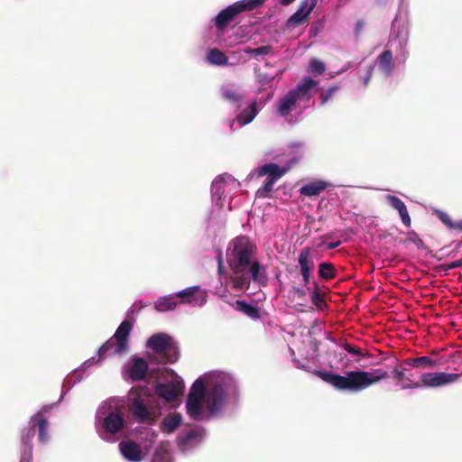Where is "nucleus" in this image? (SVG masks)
I'll return each instance as SVG.
<instances>
[{
	"label": "nucleus",
	"mask_w": 462,
	"mask_h": 462,
	"mask_svg": "<svg viewBox=\"0 0 462 462\" xmlns=\"http://www.w3.org/2000/svg\"><path fill=\"white\" fill-rule=\"evenodd\" d=\"M255 249V245L245 236L236 237L229 244L226 260L235 274L233 286L236 290H247L251 281L262 285L267 282L265 268L254 257Z\"/></svg>",
	"instance_id": "1"
},
{
	"label": "nucleus",
	"mask_w": 462,
	"mask_h": 462,
	"mask_svg": "<svg viewBox=\"0 0 462 462\" xmlns=\"http://www.w3.org/2000/svg\"><path fill=\"white\" fill-rule=\"evenodd\" d=\"M315 374L331 384L336 390L350 393L361 392L381 380L389 378L388 372L380 368L373 369L370 372L348 371L345 375L325 370H317Z\"/></svg>",
	"instance_id": "2"
},
{
	"label": "nucleus",
	"mask_w": 462,
	"mask_h": 462,
	"mask_svg": "<svg viewBox=\"0 0 462 462\" xmlns=\"http://www.w3.org/2000/svg\"><path fill=\"white\" fill-rule=\"evenodd\" d=\"M146 346L160 356V363L173 364L179 359L178 346L168 334H153L148 338Z\"/></svg>",
	"instance_id": "3"
},
{
	"label": "nucleus",
	"mask_w": 462,
	"mask_h": 462,
	"mask_svg": "<svg viewBox=\"0 0 462 462\" xmlns=\"http://www.w3.org/2000/svg\"><path fill=\"white\" fill-rule=\"evenodd\" d=\"M225 389L221 384H216L211 389L206 391L204 383L200 379L195 381L190 393H189V395H194L199 398L205 399V404L207 405L210 414H215L222 408L225 401Z\"/></svg>",
	"instance_id": "4"
},
{
	"label": "nucleus",
	"mask_w": 462,
	"mask_h": 462,
	"mask_svg": "<svg viewBox=\"0 0 462 462\" xmlns=\"http://www.w3.org/2000/svg\"><path fill=\"white\" fill-rule=\"evenodd\" d=\"M287 170L278 164L269 162L262 165L257 170L259 177L267 176L263 185L257 189L256 196L261 199L270 198L274 184L286 173Z\"/></svg>",
	"instance_id": "5"
},
{
	"label": "nucleus",
	"mask_w": 462,
	"mask_h": 462,
	"mask_svg": "<svg viewBox=\"0 0 462 462\" xmlns=\"http://www.w3.org/2000/svg\"><path fill=\"white\" fill-rule=\"evenodd\" d=\"M125 424V420L121 413L109 412L101 423L102 432L100 437L107 441L115 440L114 437L124 429Z\"/></svg>",
	"instance_id": "6"
},
{
	"label": "nucleus",
	"mask_w": 462,
	"mask_h": 462,
	"mask_svg": "<svg viewBox=\"0 0 462 462\" xmlns=\"http://www.w3.org/2000/svg\"><path fill=\"white\" fill-rule=\"evenodd\" d=\"M459 374L445 372L423 373L420 375L421 385L429 388H438L451 384L460 378Z\"/></svg>",
	"instance_id": "7"
},
{
	"label": "nucleus",
	"mask_w": 462,
	"mask_h": 462,
	"mask_svg": "<svg viewBox=\"0 0 462 462\" xmlns=\"http://www.w3.org/2000/svg\"><path fill=\"white\" fill-rule=\"evenodd\" d=\"M407 365H404V360L397 363L392 371V377L400 385L402 390L416 389L420 387L421 383L415 382L411 374H409Z\"/></svg>",
	"instance_id": "8"
},
{
	"label": "nucleus",
	"mask_w": 462,
	"mask_h": 462,
	"mask_svg": "<svg viewBox=\"0 0 462 462\" xmlns=\"http://www.w3.org/2000/svg\"><path fill=\"white\" fill-rule=\"evenodd\" d=\"M147 398L140 393L131 399L129 411L138 422H145L152 420V413L147 408Z\"/></svg>",
	"instance_id": "9"
},
{
	"label": "nucleus",
	"mask_w": 462,
	"mask_h": 462,
	"mask_svg": "<svg viewBox=\"0 0 462 462\" xmlns=\"http://www.w3.org/2000/svg\"><path fill=\"white\" fill-rule=\"evenodd\" d=\"M182 392L183 383L181 382L158 383L155 387V393L166 402H172L176 400Z\"/></svg>",
	"instance_id": "10"
},
{
	"label": "nucleus",
	"mask_w": 462,
	"mask_h": 462,
	"mask_svg": "<svg viewBox=\"0 0 462 462\" xmlns=\"http://www.w3.org/2000/svg\"><path fill=\"white\" fill-rule=\"evenodd\" d=\"M298 262L302 275L303 286H307L310 282L311 273L314 269V262L310 259V249L303 248L299 255Z\"/></svg>",
	"instance_id": "11"
},
{
	"label": "nucleus",
	"mask_w": 462,
	"mask_h": 462,
	"mask_svg": "<svg viewBox=\"0 0 462 462\" xmlns=\"http://www.w3.org/2000/svg\"><path fill=\"white\" fill-rule=\"evenodd\" d=\"M44 411L45 410H41L36 414H34L30 420V424L32 425V428L33 430H35L36 427L38 428V439L42 444H46L50 439V436L48 433L49 422L47 419L43 416Z\"/></svg>",
	"instance_id": "12"
},
{
	"label": "nucleus",
	"mask_w": 462,
	"mask_h": 462,
	"mask_svg": "<svg viewBox=\"0 0 462 462\" xmlns=\"http://www.w3.org/2000/svg\"><path fill=\"white\" fill-rule=\"evenodd\" d=\"M133 328V323L125 319L124 320L117 329L116 330L113 337L117 341L118 350H127L130 332Z\"/></svg>",
	"instance_id": "13"
},
{
	"label": "nucleus",
	"mask_w": 462,
	"mask_h": 462,
	"mask_svg": "<svg viewBox=\"0 0 462 462\" xmlns=\"http://www.w3.org/2000/svg\"><path fill=\"white\" fill-rule=\"evenodd\" d=\"M148 363L142 357H134L129 369V376L134 382L143 380L148 372Z\"/></svg>",
	"instance_id": "14"
},
{
	"label": "nucleus",
	"mask_w": 462,
	"mask_h": 462,
	"mask_svg": "<svg viewBox=\"0 0 462 462\" xmlns=\"http://www.w3.org/2000/svg\"><path fill=\"white\" fill-rule=\"evenodd\" d=\"M120 450L123 456L129 461L139 462L142 460L140 446L134 441H122Z\"/></svg>",
	"instance_id": "15"
},
{
	"label": "nucleus",
	"mask_w": 462,
	"mask_h": 462,
	"mask_svg": "<svg viewBox=\"0 0 462 462\" xmlns=\"http://www.w3.org/2000/svg\"><path fill=\"white\" fill-rule=\"evenodd\" d=\"M239 12L235 4L222 10L215 18V25L218 30H223L237 15Z\"/></svg>",
	"instance_id": "16"
},
{
	"label": "nucleus",
	"mask_w": 462,
	"mask_h": 462,
	"mask_svg": "<svg viewBox=\"0 0 462 462\" xmlns=\"http://www.w3.org/2000/svg\"><path fill=\"white\" fill-rule=\"evenodd\" d=\"M387 200L390 206L399 212L402 224L405 226L410 227L411 225V219L410 217L408 209L404 202L401 199L393 195H388Z\"/></svg>",
	"instance_id": "17"
},
{
	"label": "nucleus",
	"mask_w": 462,
	"mask_h": 462,
	"mask_svg": "<svg viewBox=\"0 0 462 462\" xmlns=\"http://www.w3.org/2000/svg\"><path fill=\"white\" fill-rule=\"evenodd\" d=\"M202 402L205 399L194 395H189L186 402L187 413L193 420H200L202 416Z\"/></svg>",
	"instance_id": "18"
},
{
	"label": "nucleus",
	"mask_w": 462,
	"mask_h": 462,
	"mask_svg": "<svg viewBox=\"0 0 462 462\" xmlns=\"http://www.w3.org/2000/svg\"><path fill=\"white\" fill-rule=\"evenodd\" d=\"M404 365L410 367L420 369H434L438 366V362L430 356H422L413 358L404 359Z\"/></svg>",
	"instance_id": "19"
},
{
	"label": "nucleus",
	"mask_w": 462,
	"mask_h": 462,
	"mask_svg": "<svg viewBox=\"0 0 462 462\" xmlns=\"http://www.w3.org/2000/svg\"><path fill=\"white\" fill-rule=\"evenodd\" d=\"M328 188V183L324 180H315L303 185L300 193L305 197L319 196L322 191Z\"/></svg>",
	"instance_id": "20"
},
{
	"label": "nucleus",
	"mask_w": 462,
	"mask_h": 462,
	"mask_svg": "<svg viewBox=\"0 0 462 462\" xmlns=\"http://www.w3.org/2000/svg\"><path fill=\"white\" fill-rule=\"evenodd\" d=\"M126 350L117 349V341L114 337H110L105 344H103L97 351V361H102L106 356L122 354Z\"/></svg>",
	"instance_id": "21"
},
{
	"label": "nucleus",
	"mask_w": 462,
	"mask_h": 462,
	"mask_svg": "<svg viewBox=\"0 0 462 462\" xmlns=\"http://www.w3.org/2000/svg\"><path fill=\"white\" fill-rule=\"evenodd\" d=\"M199 291V286H192L186 288L180 292H178L175 296L180 297L181 299V303H189V304H199V299L197 298L196 292ZM203 301V296H201L200 303Z\"/></svg>",
	"instance_id": "22"
},
{
	"label": "nucleus",
	"mask_w": 462,
	"mask_h": 462,
	"mask_svg": "<svg viewBox=\"0 0 462 462\" xmlns=\"http://www.w3.org/2000/svg\"><path fill=\"white\" fill-rule=\"evenodd\" d=\"M181 420L180 413L169 414L161 422V430L166 433H172L180 425Z\"/></svg>",
	"instance_id": "23"
},
{
	"label": "nucleus",
	"mask_w": 462,
	"mask_h": 462,
	"mask_svg": "<svg viewBox=\"0 0 462 462\" xmlns=\"http://www.w3.org/2000/svg\"><path fill=\"white\" fill-rule=\"evenodd\" d=\"M298 98L295 96V91H289L279 102L278 111L282 116H287L291 111Z\"/></svg>",
	"instance_id": "24"
},
{
	"label": "nucleus",
	"mask_w": 462,
	"mask_h": 462,
	"mask_svg": "<svg viewBox=\"0 0 462 462\" xmlns=\"http://www.w3.org/2000/svg\"><path fill=\"white\" fill-rule=\"evenodd\" d=\"M380 69L386 75H390L394 68L393 62V54L389 50L383 51L377 58Z\"/></svg>",
	"instance_id": "25"
},
{
	"label": "nucleus",
	"mask_w": 462,
	"mask_h": 462,
	"mask_svg": "<svg viewBox=\"0 0 462 462\" xmlns=\"http://www.w3.org/2000/svg\"><path fill=\"white\" fill-rule=\"evenodd\" d=\"M316 85H318V81L310 78H307L301 83H299L296 88L291 89V91H295V96L298 99L300 97L309 98L310 89Z\"/></svg>",
	"instance_id": "26"
},
{
	"label": "nucleus",
	"mask_w": 462,
	"mask_h": 462,
	"mask_svg": "<svg viewBox=\"0 0 462 462\" xmlns=\"http://www.w3.org/2000/svg\"><path fill=\"white\" fill-rule=\"evenodd\" d=\"M258 113L257 103L254 101L249 106L245 107L237 116V122L242 125H247L251 123Z\"/></svg>",
	"instance_id": "27"
},
{
	"label": "nucleus",
	"mask_w": 462,
	"mask_h": 462,
	"mask_svg": "<svg viewBox=\"0 0 462 462\" xmlns=\"http://www.w3.org/2000/svg\"><path fill=\"white\" fill-rule=\"evenodd\" d=\"M207 60L208 63L216 66H226L228 64V59L226 54L217 48L208 51Z\"/></svg>",
	"instance_id": "28"
},
{
	"label": "nucleus",
	"mask_w": 462,
	"mask_h": 462,
	"mask_svg": "<svg viewBox=\"0 0 462 462\" xmlns=\"http://www.w3.org/2000/svg\"><path fill=\"white\" fill-rule=\"evenodd\" d=\"M176 306L177 301L175 295L159 298L158 300L155 302V309L161 312L172 310L175 309Z\"/></svg>",
	"instance_id": "29"
},
{
	"label": "nucleus",
	"mask_w": 462,
	"mask_h": 462,
	"mask_svg": "<svg viewBox=\"0 0 462 462\" xmlns=\"http://www.w3.org/2000/svg\"><path fill=\"white\" fill-rule=\"evenodd\" d=\"M236 309L238 311H241L247 315L248 317L252 319H259L260 313L257 307L248 304L244 300H236Z\"/></svg>",
	"instance_id": "30"
},
{
	"label": "nucleus",
	"mask_w": 462,
	"mask_h": 462,
	"mask_svg": "<svg viewBox=\"0 0 462 462\" xmlns=\"http://www.w3.org/2000/svg\"><path fill=\"white\" fill-rule=\"evenodd\" d=\"M319 276L326 281L334 279L337 276V271L334 264L328 262H322L319 264Z\"/></svg>",
	"instance_id": "31"
},
{
	"label": "nucleus",
	"mask_w": 462,
	"mask_h": 462,
	"mask_svg": "<svg viewBox=\"0 0 462 462\" xmlns=\"http://www.w3.org/2000/svg\"><path fill=\"white\" fill-rule=\"evenodd\" d=\"M244 52L258 60L260 56L273 54V47L272 45H263L257 48L245 47Z\"/></svg>",
	"instance_id": "32"
},
{
	"label": "nucleus",
	"mask_w": 462,
	"mask_h": 462,
	"mask_svg": "<svg viewBox=\"0 0 462 462\" xmlns=\"http://www.w3.org/2000/svg\"><path fill=\"white\" fill-rule=\"evenodd\" d=\"M265 0H241L236 2L235 5L239 14L245 11H253L264 4Z\"/></svg>",
	"instance_id": "33"
},
{
	"label": "nucleus",
	"mask_w": 462,
	"mask_h": 462,
	"mask_svg": "<svg viewBox=\"0 0 462 462\" xmlns=\"http://www.w3.org/2000/svg\"><path fill=\"white\" fill-rule=\"evenodd\" d=\"M313 283V291L310 290V297L312 303L318 307L319 309L322 310L324 306H327L325 302L324 295L321 293L320 288L319 284L315 282Z\"/></svg>",
	"instance_id": "34"
},
{
	"label": "nucleus",
	"mask_w": 462,
	"mask_h": 462,
	"mask_svg": "<svg viewBox=\"0 0 462 462\" xmlns=\"http://www.w3.org/2000/svg\"><path fill=\"white\" fill-rule=\"evenodd\" d=\"M311 12H309V8L306 11H302V9H298L287 21V26H296L303 23L309 14Z\"/></svg>",
	"instance_id": "35"
},
{
	"label": "nucleus",
	"mask_w": 462,
	"mask_h": 462,
	"mask_svg": "<svg viewBox=\"0 0 462 462\" xmlns=\"http://www.w3.org/2000/svg\"><path fill=\"white\" fill-rule=\"evenodd\" d=\"M221 93L226 100L232 103H239L244 98V96L240 92L229 88H223Z\"/></svg>",
	"instance_id": "36"
},
{
	"label": "nucleus",
	"mask_w": 462,
	"mask_h": 462,
	"mask_svg": "<svg viewBox=\"0 0 462 462\" xmlns=\"http://www.w3.org/2000/svg\"><path fill=\"white\" fill-rule=\"evenodd\" d=\"M307 288H299L296 286H292L289 291V298L291 300H304L307 294V291H310V287L306 286Z\"/></svg>",
	"instance_id": "37"
},
{
	"label": "nucleus",
	"mask_w": 462,
	"mask_h": 462,
	"mask_svg": "<svg viewBox=\"0 0 462 462\" xmlns=\"http://www.w3.org/2000/svg\"><path fill=\"white\" fill-rule=\"evenodd\" d=\"M151 462H171L169 451L162 447L156 448Z\"/></svg>",
	"instance_id": "38"
},
{
	"label": "nucleus",
	"mask_w": 462,
	"mask_h": 462,
	"mask_svg": "<svg viewBox=\"0 0 462 462\" xmlns=\"http://www.w3.org/2000/svg\"><path fill=\"white\" fill-rule=\"evenodd\" d=\"M326 70V67L323 61L313 58L310 61L309 71L314 75H321Z\"/></svg>",
	"instance_id": "39"
},
{
	"label": "nucleus",
	"mask_w": 462,
	"mask_h": 462,
	"mask_svg": "<svg viewBox=\"0 0 462 462\" xmlns=\"http://www.w3.org/2000/svg\"><path fill=\"white\" fill-rule=\"evenodd\" d=\"M34 437V430L31 427L26 431H23L22 442L23 445V450H28V446L32 448V440Z\"/></svg>",
	"instance_id": "40"
},
{
	"label": "nucleus",
	"mask_w": 462,
	"mask_h": 462,
	"mask_svg": "<svg viewBox=\"0 0 462 462\" xmlns=\"http://www.w3.org/2000/svg\"><path fill=\"white\" fill-rule=\"evenodd\" d=\"M339 89L337 86H332L327 90L323 91L320 95L321 105H325Z\"/></svg>",
	"instance_id": "41"
},
{
	"label": "nucleus",
	"mask_w": 462,
	"mask_h": 462,
	"mask_svg": "<svg viewBox=\"0 0 462 462\" xmlns=\"http://www.w3.org/2000/svg\"><path fill=\"white\" fill-rule=\"evenodd\" d=\"M438 217L444 225H446L448 228H451L453 221L448 214L442 211H439Z\"/></svg>",
	"instance_id": "42"
},
{
	"label": "nucleus",
	"mask_w": 462,
	"mask_h": 462,
	"mask_svg": "<svg viewBox=\"0 0 462 462\" xmlns=\"http://www.w3.org/2000/svg\"><path fill=\"white\" fill-rule=\"evenodd\" d=\"M406 241L413 243L417 246H420L423 244L422 240L419 237L417 233L414 231L408 232V237H407Z\"/></svg>",
	"instance_id": "43"
},
{
	"label": "nucleus",
	"mask_w": 462,
	"mask_h": 462,
	"mask_svg": "<svg viewBox=\"0 0 462 462\" xmlns=\"http://www.w3.org/2000/svg\"><path fill=\"white\" fill-rule=\"evenodd\" d=\"M343 347L345 348V350H346L348 353L354 356H363V353L360 348L356 347L350 344L346 343L343 346Z\"/></svg>",
	"instance_id": "44"
},
{
	"label": "nucleus",
	"mask_w": 462,
	"mask_h": 462,
	"mask_svg": "<svg viewBox=\"0 0 462 462\" xmlns=\"http://www.w3.org/2000/svg\"><path fill=\"white\" fill-rule=\"evenodd\" d=\"M32 447L28 446V450L23 451L20 462H32Z\"/></svg>",
	"instance_id": "45"
},
{
	"label": "nucleus",
	"mask_w": 462,
	"mask_h": 462,
	"mask_svg": "<svg viewBox=\"0 0 462 462\" xmlns=\"http://www.w3.org/2000/svg\"><path fill=\"white\" fill-rule=\"evenodd\" d=\"M374 68L369 66L366 70L365 77L364 78V85L367 87L369 85L370 79L373 77Z\"/></svg>",
	"instance_id": "46"
},
{
	"label": "nucleus",
	"mask_w": 462,
	"mask_h": 462,
	"mask_svg": "<svg viewBox=\"0 0 462 462\" xmlns=\"http://www.w3.org/2000/svg\"><path fill=\"white\" fill-rule=\"evenodd\" d=\"M365 25V23L363 20H359L356 22V27H355V32L356 35H359L362 32Z\"/></svg>",
	"instance_id": "47"
},
{
	"label": "nucleus",
	"mask_w": 462,
	"mask_h": 462,
	"mask_svg": "<svg viewBox=\"0 0 462 462\" xmlns=\"http://www.w3.org/2000/svg\"><path fill=\"white\" fill-rule=\"evenodd\" d=\"M461 266H462V259H459V260H457V261L449 263L448 264L447 269L448 270H452V269H456V268H458V267H461Z\"/></svg>",
	"instance_id": "48"
},
{
	"label": "nucleus",
	"mask_w": 462,
	"mask_h": 462,
	"mask_svg": "<svg viewBox=\"0 0 462 462\" xmlns=\"http://www.w3.org/2000/svg\"><path fill=\"white\" fill-rule=\"evenodd\" d=\"M99 361H97V359L96 360V358L93 356L88 360H86L84 363H83V367L84 368H87V367H89L90 365H92L94 363H98Z\"/></svg>",
	"instance_id": "49"
},
{
	"label": "nucleus",
	"mask_w": 462,
	"mask_h": 462,
	"mask_svg": "<svg viewBox=\"0 0 462 462\" xmlns=\"http://www.w3.org/2000/svg\"><path fill=\"white\" fill-rule=\"evenodd\" d=\"M340 245H341V241H339V240H337L336 242H331L327 245V249L332 250V249L338 247Z\"/></svg>",
	"instance_id": "50"
},
{
	"label": "nucleus",
	"mask_w": 462,
	"mask_h": 462,
	"mask_svg": "<svg viewBox=\"0 0 462 462\" xmlns=\"http://www.w3.org/2000/svg\"><path fill=\"white\" fill-rule=\"evenodd\" d=\"M450 229L457 230L462 233V221L453 222V225Z\"/></svg>",
	"instance_id": "51"
},
{
	"label": "nucleus",
	"mask_w": 462,
	"mask_h": 462,
	"mask_svg": "<svg viewBox=\"0 0 462 462\" xmlns=\"http://www.w3.org/2000/svg\"><path fill=\"white\" fill-rule=\"evenodd\" d=\"M309 0H303L300 2L299 9H302V11H306L308 9V6H310Z\"/></svg>",
	"instance_id": "52"
},
{
	"label": "nucleus",
	"mask_w": 462,
	"mask_h": 462,
	"mask_svg": "<svg viewBox=\"0 0 462 462\" xmlns=\"http://www.w3.org/2000/svg\"><path fill=\"white\" fill-rule=\"evenodd\" d=\"M196 432L194 431H190L187 434L186 438H185V441L188 442L191 439H194L196 437Z\"/></svg>",
	"instance_id": "53"
},
{
	"label": "nucleus",
	"mask_w": 462,
	"mask_h": 462,
	"mask_svg": "<svg viewBox=\"0 0 462 462\" xmlns=\"http://www.w3.org/2000/svg\"><path fill=\"white\" fill-rule=\"evenodd\" d=\"M317 3H318V0H311L310 1V6H309V12H311L314 9V7L316 6Z\"/></svg>",
	"instance_id": "54"
},
{
	"label": "nucleus",
	"mask_w": 462,
	"mask_h": 462,
	"mask_svg": "<svg viewBox=\"0 0 462 462\" xmlns=\"http://www.w3.org/2000/svg\"><path fill=\"white\" fill-rule=\"evenodd\" d=\"M295 0H280L281 5H289L293 3Z\"/></svg>",
	"instance_id": "55"
},
{
	"label": "nucleus",
	"mask_w": 462,
	"mask_h": 462,
	"mask_svg": "<svg viewBox=\"0 0 462 462\" xmlns=\"http://www.w3.org/2000/svg\"><path fill=\"white\" fill-rule=\"evenodd\" d=\"M217 265H223V259H222L221 253H219L218 257H217Z\"/></svg>",
	"instance_id": "56"
},
{
	"label": "nucleus",
	"mask_w": 462,
	"mask_h": 462,
	"mask_svg": "<svg viewBox=\"0 0 462 462\" xmlns=\"http://www.w3.org/2000/svg\"><path fill=\"white\" fill-rule=\"evenodd\" d=\"M224 265H217V271L219 273H222Z\"/></svg>",
	"instance_id": "57"
},
{
	"label": "nucleus",
	"mask_w": 462,
	"mask_h": 462,
	"mask_svg": "<svg viewBox=\"0 0 462 462\" xmlns=\"http://www.w3.org/2000/svg\"><path fill=\"white\" fill-rule=\"evenodd\" d=\"M234 124H235V122H234V121H231V123H230V127H231V128L233 127Z\"/></svg>",
	"instance_id": "58"
},
{
	"label": "nucleus",
	"mask_w": 462,
	"mask_h": 462,
	"mask_svg": "<svg viewBox=\"0 0 462 462\" xmlns=\"http://www.w3.org/2000/svg\"><path fill=\"white\" fill-rule=\"evenodd\" d=\"M217 180L213 184V187H215V188H216V187H217Z\"/></svg>",
	"instance_id": "59"
}]
</instances>
